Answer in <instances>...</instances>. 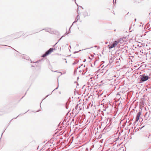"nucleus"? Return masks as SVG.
<instances>
[{
	"label": "nucleus",
	"mask_w": 151,
	"mask_h": 151,
	"mask_svg": "<svg viewBox=\"0 0 151 151\" xmlns=\"http://www.w3.org/2000/svg\"><path fill=\"white\" fill-rule=\"evenodd\" d=\"M78 52V51H75L74 52V54H75V53H77Z\"/></svg>",
	"instance_id": "nucleus-14"
},
{
	"label": "nucleus",
	"mask_w": 151,
	"mask_h": 151,
	"mask_svg": "<svg viewBox=\"0 0 151 151\" xmlns=\"http://www.w3.org/2000/svg\"><path fill=\"white\" fill-rule=\"evenodd\" d=\"M136 19H135V21H136Z\"/></svg>",
	"instance_id": "nucleus-30"
},
{
	"label": "nucleus",
	"mask_w": 151,
	"mask_h": 151,
	"mask_svg": "<svg viewBox=\"0 0 151 151\" xmlns=\"http://www.w3.org/2000/svg\"><path fill=\"white\" fill-rule=\"evenodd\" d=\"M55 50V49H53L52 48H50L49 50V51H50V53L52 52L53 51V50Z\"/></svg>",
	"instance_id": "nucleus-7"
},
{
	"label": "nucleus",
	"mask_w": 151,
	"mask_h": 151,
	"mask_svg": "<svg viewBox=\"0 0 151 151\" xmlns=\"http://www.w3.org/2000/svg\"><path fill=\"white\" fill-rule=\"evenodd\" d=\"M86 61V59H84V60H83V61L84 62H85Z\"/></svg>",
	"instance_id": "nucleus-17"
},
{
	"label": "nucleus",
	"mask_w": 151,
	"mask_h": 151,
	"mask_svg": "<svg viewBox=\"0 0 151 151\" xmlns=\"http://www.w3.org/2000/svg\"><path fill=\"white\" fill-rule=\"evenodd\" d=\"M115 47L114 45L113 44L111 45V46H110V47H109V49H111L113 47Z\"/></svg>",
	"instance_id": "nucleus-9"
},
{
	"label": "nucleus",
	"mask_w": 151,
	"mask_h": 151,
	"mask_svg": "<svg viewBox=\"0 0 151 151\" xmlns=\"http://www.w3.org/2000/svg\"><path fill=\"white\" fill-rule=\"evenodd\" d=\"M48 95L47 96H46V97H47L48 96Z\"/></svg>",
	"instance_id": "nucleus-29"
},
{
	"label": "nucleus",
	"mask_w": 151,
	"mask_h": 151,
	"mask_svg": "<svg viewBox=\"0 0 151 151\" xmlns=\"http://www.w3.org/2000/svg\"><path fill=\"white\" fill-rule=\"evenodd\" d=\"M121 93V91L119 93H118L117 94L118 96L119 95V96H120V93Z\"/></svg>",
	"instance_id": "nucleus-13"
},
{
	"label": "nucleus",
	"mask_w": 151,
	"mask_h": 151,
	"mask_svg": "<svg viewBox=\"0 0 151 151\" xmlns=\"http://www.w3.org/2000/svg\"><path fill=\"white\" fill-rule=\"evenodd\" d=\"M78 104H77L75 107V109L76 110L77 109H78Z\"/></svg>",
	"instance_id": "nucleus-11"
},
{
	"label": "nucleus",
	"mask_w": 151,
	"mask_h": 151,
	"mask_svg": "<svg viewBox=\"0 0 151 151\" xmlns=\"http://www.w3.org/2000/svg\"><path fill=\"white\" fill-rule=\"evenodd\" d=\"M131 61L132 62V60H131Z\"/></svg>",
	"instance_id": "nucleus-36"
},
{
	"label": "nucleus",
	"mask_w": 151,
	"mask_h": 151,
	"mask_svg": "<svg viewBox=\"0 0 151 151\" xmlns=\"http://www.w3.org/2000/svg\"><path fill=\"white\" fill-rule=\"evenodd\" d=\"M134 47V45H133V47Z\"/></svg>",
	"instance_id": "nucleus-27"
},
{
	"label": "nucleus",
	"mask_w": 151,
	"mask_h": 151,
	"mask_svg": "<svg viewBox=\"0 0 151 151\" xmlns=\"http://www.w3.org/2000/svg\"><path fill=\"white\" fill-rule=\"evenodd\" d=\"M131 106H130V109H131Z\"/></svg>",
	"instance_id": "nucleus-26"
},
{
	"label": "nucleus",
	"mask_w": 151,
	"mask_h": 151,
	"mask_svg": "<svg viewBox=\"0 0 151 151\" xmlns=\"http://www.w3.org/2000/svg\"><path fill=\"white\" fill-rule=\"evenodd\" d=\"M132 110H134V109H132Z\"/></svg>",
	"instance_id": "nucleus-35"
},
{
	"label": "nucleus",
	"mask_w": 151,
	"mask_h": 151,
	"mask_svg": "<svg viewBox=\"0 0 151 151\" xmlns=\"http://www.w3.org/2000/svg\"><path fill=\"white\" fill-rule=\"evenodd\" d=\"M78 61H75L74 62V63H73V65H74L76 64L77 63H78Z\"/></svg>",
	"instance_id": "nucleus-10"
},
{
	"label": "nucleus",
	"mask_w": 151,
	"mask_h": 151,
	"mask_svg": "<svg viewBox=\"0 0 151 151\" xmlns=\"http://www.w3.org/2000/svg\"><path fill=\"white\" fill-rule=\"evenodd\" d=\"M32 67H33L34 66H33V65H32Z\"/></svg>",
	"instance_id": "nucleus-31"
},
{
	"label": "nucleus",
	"mask_w": 151,
	"mask_h": 151,
	"mask_svg": "<svg viewBox=\"0 0 151 151\" xmlns=\"http://www.w3.org/2000/svg\"><path fill=\"white\" fill-rule=\"evenodd\" d=\"M59 41H58V42H57V43H58V42H59Z\"/></svg>",
	"instance_id": "nucleus-32"
},
{
	"label": "nucleus",
	"mask_w": 151,
	"mask_h": 151,
	"mask_svg": "<svg viewBox=\"0 0 151 151\" xmlns=\"http://www.w3.org/2000/svg\"><path fill=\"white\" fill-rule=\"evenodd\" d=\"M140 83H142L147 80L150 78L148 76L143 74L139 76Z\"/></svg>",
	"instance_id": "nucleus-2"
},
{
	"label": "nucleus",
	"mask_w": 151,
	"mask_h": 151,
	"mask_svg": "<svg viewBox=\"0 0 151 151\" xmlns=\"http://www.w3.org/2000/svg\"><path fill=\"white\" fill-rule=\"evenodd\" d=\"M83 65V64H81V66H82Z\"/></svg>",
	"instance_id": "nucleus-28"
},
{
	"label": "nucleus",
	"mask_w": 151,
	"mask_h": 151,
	"mask_svg": "<svg viewBox=\"0 0 151 151\" xmlns=\"http://www.w3.org/2000/svg\"><path fill=\"white\" fill-rule=\"evenodd\" d=\"M80 68V67L79 66V67H78V68H77V69H78V68Z\"/></svg>",
	"instance_id": "nucleus-22"
},
{
	"label": "nucleus",
	"mask_w": 151,
	"mask_h": 151,
	"mask_svg": "<svg viewBox=\"0 0 151 151\" xmlns=\"http://www.w3.org/2000/svg\"><path fill=\"white\" fill-rule=\"evenodd\" d=\"M139 75L138 73H136L135 72H133V79H136L138 76Z\"/></svg>",
	"instance_id": "nucleus-3"
},
{
	"label": "nucleus",
	"mask_w": 151,
	"mask_h": 151,
	"mask_svg": "<svg viewBox=\"0 0 151 151\" xmlns=\"http://www.w3.org/2000/svg\"><path fill=\"white\" fill-rule=\"evenodd\" d=\"M131 122H129L128 123V125H127L128 128H129V131L128 134H129V132H130V134H129V136H128V135H127V137H125L126 138V139H127L128 140H129L132 139L131 135L132 134V130L131 129H132V127H131Z\"/></svg>",
	"instance_id": "nucleus-1"
},
{
	"label": "nucleus",
	"mask_w": 151,
	"mask_h": 151,
	"mask_svg": "<svg viewBox=\"0 0 151 151\" xmlns=\"http://www.w3.org/2000/svg\"><path fill=\"white\" fill-rule=\"evenodd\" d=\"M59 41H58V42H57V43H58V42H59Z\"/></svg>",
	"instance_id": "nucleus-34"
},
{
	"label": "nucleus",
	"mask_w": 151,
	"mask_h": 151,
	"mask_svg": "<svg viewBox=\"0 0 151 151\" xmlns=\"http://www.w3.org/2000/svg\"><path fill=\"white\" fill-rule=\"evenodd\" d=\"M63 36L62 37H61L60 38V39H59V41L60 40H61V38H62V37H63Z\"/></svg>",
	"instance_id": "nucleus-18"
},
{
	"label": "nucleus",
	"mask_w": 151,
	"mask_h": 151,
	"mask_svg": "<svg viewBox=\"0 0 151 151\" xmlns=\"http://www.w3.org/2000/svg\"><path fill=\"white\" fill-rule=\"evenodd\" d=\"M64 60H66V59H63Z\"/></svg>",
	"instance_id": "nucleus-25"
},
{
	"label": "nucleus",
	"mask_w": 151,
	"mask_h": 151,
	"mask_svg": "<svg viewBox=\"0 0 151 151\" xmlns=\"http://www.w3.org/2000/svg\"><path fill=\"white\" fill-rule=\"evenodd\" d=\"M141 112L140 111L137 114L136 117V122H137L139 119V117L141 114Z\"/></svg>",
	"instance_id": "nucleus-4"
},
{
	"label": "nucleus",
	"mask_w": 151,
	"mask_h": 151,
	"mask_svg": "<svg viewBox=\"0 0 151 151\" xmlns=\"http://www.w3.org/2000/svg\"><path fill=\"white\" fill-rule=\"evenodd\" d=\"M51 53L50 52L49 50L47 51L42 56V57H45V56L50 54Z\"/></svg>",
	"instance_id": "nucleus-5"
},
{
	"label": "nucleus",
	"mask_w": 151,
	"mask_h": 151,
	"mask_svg": "<svg viewBox=\"0 0 151 151\" xmlns=\"http://www.w3.org/2000/svg\"><path fill=\"white\" fill-rule=\"evenodd\" d=\"M88 151V148H86V151Z\"/></svg>",
	"instance_id": "nucleus-15"
},
{
	"label": "nucleus",
	"mask_w": 151,
	"mask_h": 151,
	"mask_svg": "<svg viewBox=\"0 0 151 151\" xmlns=\"http://www.w3.org/2000/svg\"><path fill=\"white\" fill-rule=\"evenodd\" d=\"M131 27H130L129 28V30H130L131 29Z\"/></svg>",
	"instance_id": "nucleus-20"
},
{
	"label": "nucleus",
	"mask_w": 151,
	"mask_h": 151,
	"mask_svg": "<svg viewBox=\"0 0 151 151\" xmlns=\"http://www.w3.org/2000/svg\"><path fill=\"white\" fill-rule=\"evenodd\" d=\"M132 57H133V58H134V56L133 55Z\"/></svg>",
	"instance_id": "nucleus-24"
},
{
	"label": "nucleus",
	"mask_w": 151,
	"mask_h": 151,
	"mask_svg": "<svg viewBox=\"0 0 151 151\" xmlns=\"http://www.w3.org/2000/svg\"><path fill=\"white\" fill-rule=\"evenodd\" d=\"M59 41H58V42H57V43H58V42H59Z\"/></svg>",
	"instance_id": "nucleus-33"
},
{
	"label": "nucleus",
	"mask_w": 151,
	"mask_h": 151,
	"mask_svg": "<svg viewBox=\"0 0 151 151\" xmlns=\"http://www.w3.org/2000/svg\"><path fill=\"white\" fill-rule=\"evenodd\" d=\"M69 47H70V48H71V46H69Z\"/></svg>",
	"instance_id": "nucleus-23"
},
{
	"label": "nucleus",
	"mask_w": 151,
	"mask_h": 151,
	"mask_svg": "<svg viewBox=\"0 0 151 151\" xmlns=\"http://www.w3.org/2000/svg\"><path fill=\"white\" fill-rule=\"evenodd\" d=\"M132 91L131 90V88H129V90H128V92H131Z\"/></svg>",
	"instance_id": "nucleus-12"
},
{
	"label": "nucleus",
	"mask_w": 151,
	"mask_h": 151,
	"mask_svg": "<svg viewBox=\"0 0 151 151\" xmlns=\"http://www.w3.org/2000/svg\"><path fill=\"white\" fill-rule=\"evenodd\" d=\"M118 44V42L117 41H115L113 43V44L114 45V47L116 46Z\"/></svg>",
	"instance_id": "nucleus-6"
},
{
	"label": "nucleus",
	"mask_w": 151,
	"mask_h": 151,
	"mask_svg": "<svg viewBox=\"0 0 151 151\" xmlns=\"http://www.w3.org/2000/svg\"><path fill=\"white\" fill-rule=\"evenodd\" d=\"M78 16H77V19H76V20H75V21L73 22L72 24H73L74 23L77 22V21H78Z\"/></svg>",
	"instance_id": "nucleus-8"
},
{
	"label": "nucleus",
	"mask_w": 151,
	"mask_h": 151,
	"mask_svg": "<svg viewBox=\"0 0 151 151\" xmlns=\"http://www.w3.org/2000/svg\"><path fill=\"white\" fill-rule=\"evenodd\" d=\"M58 88V87H57V88H55L53 91L55 90H56Z\"/></svg>",
	"instance_id": "nucleus-19"
},
{
	"label": "nucleus",
	"mask_w": 151,
	"mask_h": 151,
	"mask_svg": "<svg viewBox=\"0 0 151 151\" xmlns=\"http://www.w3.org/2000/svg\"><path fill=\"white\" fill-rule=\"evenodd\" d=\"M147 112L146 113V114H145V116H146V115H147Z\"/></svg>",
	"instance_id": "nucleus-16"
},
{
	"label": "nucleus",
	"mask_w": 151,
	"mask_h": 151,
	"mask_svg": "<svg viewBox=\"0 0 151 151\" xmlns=\"http://www.w3.org/2000/svg\"><path fill=\"white\" fill-rule=\"evenodd\" d=\"M49 30H50V29H48V30H47V32H49V31H49Z\"/></svg>",
	"instance_id": "nucleus-21"
}]
</instances>
